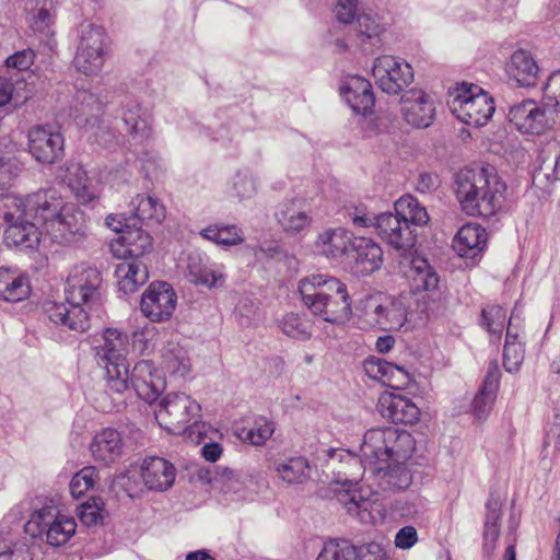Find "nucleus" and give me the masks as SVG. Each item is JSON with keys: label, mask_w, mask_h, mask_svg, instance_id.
Listing matches in <instances>:
<instances>
[{"label": "nucleus", "mask_w": 560, "mask_h": 560, "mask_svg": "<svg viewBox=\"0 0 560 560\" xmlns=\"http://www.w3.org/2000/svg\"><path fill=\"white\" fill-rule=\"evenodd\" d=\"M454 184L455 196L467 215L491 218L503 210L508 187L493 166L463 168Z\"/></svg>", "instance_id": "nucleus-1"}, {"label": "nucleus", "mask_w": 560, "mask_h": 560, "mask_svg": "<svg viewBox=\"0 0 560 560\" xmlns=\"http://www.w3.org/2000/svg\"><path fill=\"white\" fill-rule=\"evenodd\" d=\"M34 218L50 238L60 245H72L86 237L84 212L65 201L55 190L39 191L33 198Z\"/></svg>", "instance_id": "nucleus-2"}, {"label": "nucleus", "mask_w": 560, "mask_h": 560, "mask_svg": "<svg viewBox=\"0 0 560 560\" xmlns=\"http://www.w3.org/2000/svg\"><path fill=\"white\" fill-rule=\"evenodd\" d=\"M299 293L310 312L331 324H342L351 316L347 285L325 275H311L299 281Z\"/></svg>", "instance_id": "nucleus-3"}, {"label": "nucleus", "mask_w": 560, "mask_h": 560, "mask_svg": "<svg viewBox=\"0 0 560 560\" xmlns=\"http://www.w3.org/2000/svg\"><path fill=\"white\" fill-rule=\"evenodd\" d=\"M416 450V440L406 430L394 427L372 428L363 435L360 463L364 474L387 463L409 460Z\"/></svg>", "instance_id": "nucleus-4"}, {"label": "nucleus", "mask_w": 560, "mask_h": 560, "mask_svg": "<svg viewBox=\"0 0 560 560\" xmlns=\"http://www.w3.org/2000/svg\"><path fill=\"white\" fill-rule=\"evenodd\" d=\"M395 213L376 215L375 228L380 237L397 250L408 252L415 247L417 234L413 225H424L430 218L427 209L411 195L400 197L394 205Z\"/></svg>", "instance_id": "nucleus-5"}, {"label": "nucleus", "mask_w": 560, "mask_h": 560, "mask_svg": "<svg viewBox=\"0 0 560 560\" xmlns=\"http://www.w3.org/2000/svg\"><path fill=\"white\" fill-rule=\"evenodd\" d=\"M103 342L95 347L98 364L105 369L106 393L122 395L128 389V336L113 328L103 332Z\"/></svg>", "instance_id": "nucleus-6"}, {"label": "nucleus", "mask_w": 560, "mask_h": 560, "mask_svg": "<svg viewBox=\"0 0 560 560\" xmlns=\"http://www.w3.org/2000/svg\"><path fill=\"white\" fill-rule=\"evenodd\" d=\"M447 106L458 120L474 127L486 125L495 110L488 93L478 85L467 83L450 92Z\"/></svg>", "instance_id": "nucleus-7"}, {"label": "nucleus", "mask_w": 560, "mask_h": 560, "mask_svg": "<svg viewBox=\"0 0 560 560\" xmlns=\"http://www.w3.org/2000/svg\"><path fill=\"white\" fill-rule=\"evenodd\" d=\"M24 528L30 536L45 537L48 545L59 547L75 534L77 523L73 517L61 514L57 508L45 506L32 513Z\"/></svg>", "instance_id": "nucleus-8"}, {"label": "nucleus", "mask_w": 560, "mask_h": 560, "mask_svg": "<svg viewBox=\"0 0 560 560\" xmlns=\"http://www.w3.org/2000/svg\"><path fill=\"white\" fill-rule=\"evenodd\" d=\"M200 405L184 393L167 394L155 410V419L160 427L171 433L180 434L190 422H197Z\"/></svg>", "instance_id": "nucleus-9"}, {"label": "nucleus", "mask_w": 560, "mask_h": 560, "mask_svg": "<svg viewBox=\"0 0 560 560\" xmlns=\"http://www.w3.org/2000/svg\"><path fill=\"white\" fill-rule=\"evenodd\" d=\"M101 271L88 264L74 266L67 278L65 293L67 303H74L88 310H92L101 300Z\"/></svg>", "instance_id": "nucleus-10"}, {"label": "nucleus", "mask_w": 560, "mask_h": 560, "mask_svg": "<svg viewBox=\"0 0 560 560\" xmlns=\"http://www.w3.org/2000/svg\"><path fill=\"white\" fill-rule=\"evenodd\" d=\"M105 33L102 27L86 25L81 28L80 42L73 59L75 69L85 74H97L105 56Z\"/></svg>", "instance_id": "nucleus-11"}, {"label": "nucleus", "mask_w": 560, "mask_h": 560, "mask_svg": "<svg viewBox=\"0 0 560 560\" xmlns=\"http://www.w3.org/2000/svg\"><path fill=\"white\" fill-rule=\"evenodd\" d=\"M408 278L411 283L412 292L417 302L424 304L422 313L433 311L432 304L441 300L439 289L440 277L429 261L420 256H416L410 261Z\"/></svg>", "instance_id": "nucleus-12"}, {"label": "nucleus", "mask_w": 560, "mask_h": 560, "mask_svg": "<svg viewBox=\"0 0 560 560\" xmlns=\"http://www.w3.org/2000/svg\"><path fill=\"white\" fill-rule=\"evenodd\" d=\"M372 73L378 88L387 94H398L413 80L411 66L388 55L375 59Z\"/></svg>", "instance_id": "nucleus-13"}, {"label": "nucleus", "mask_w": 560, "mask_h": 560, "mask_svg": "<svg viewBox=\"0 0 560 560\" xmlns=\"http://www.w3.org/2000/svg\"><path fill=\"white\" fill-rule=\"evenodd\" d=\"M177 295L164 281L152 282L143 292L140 308L151 322L167 320L175 311Z\"/></svg>", "instance_id": "nucleus-14"}, {"label": "nucleus", "mask_w": 560, "mask_h": 560, "mask_svg": "<svg viewBox=\"0 0 560 560\" xmlns=\"http://www.w3.org/2000/svg\"><path fill=\"white\" fill-rule=\"evenodd\" d=\"M28 151L42 164H54L63 156L65 139L50 126H36L28 131Z\"/></svg>", "instance_id": "nucleus-15"}, {"label": "nucleus", "mask_w": 560, "mask_h": 560, "mask_svg": "<svg viewBox=\"0 0 560 560\" xmlns=\"http://www.w3.org/2000/svg\"><path fill=\"white\" fill-rule=\"evenodd\" d=\"M552 114L550 107H546L544 100L542 106L526 100L510 108L509 119L521 132L540 133L547 128L549 120H553Z\"/></svg>", "instance_id": "nucleus-16"}, {"label": "nucleus", "mask_w": 560, "mask_h": 560, "mask_svg": "<svg viewBox=\"0 0 560 560\" xmlns=\"http://www.w3.org/2000/svg\"><path fill=\"white\" fill-rule=\"evenodd\" d=\"M165 388V380L156 374L152 362L141 360L132 370L128 369V389H133L139 398L151 404Z\"/></svg>", "instance_id": "nucleus-17"}, {"label": "nucleus", "mask_w": 560, "mask_h": 560, "mask_svg": "<svg viewBox=\"0 0 560 560\" xmlns=\"http://www.w3.org/2000/svg\"><path fill=\"white\" fill-rule=\"evenodd\" d=\"M401 112L407 124L416 128L429 127L435 117L432 98L420 90H410L402 94Z\"/></svg>", "instance_id": "nucleus-18"}, {"label": "nucleus", "mask_w": 560, "mask_h": 560, "mask_svg": "<svg viewBox=\"0 0 560 560\" xmlns=\"http://www.w3.org/2000/svg\"><path fill=\"white\" fill-rule=\"evenodd\" d=\"M143 485L149 491L164 492L175 481L176 469L174 465L163 457H145L140 466Z\"/></svg>", "instance_id": "nucleus-19"}, {"label": "nucleus", "mask_w": 560, "mask_h": 560, "mask_svg": "<svg viewBox=\"0 0 560 560\" xmlns=\"http://www.w3.org/2000/svg\"><path fill=\"white\" fill-rule=\"evenodd\" d=\"M45 313L56 325L67 327L71 330L83 332L90 328L88 310L74 303H57L47 301L44 304Z\"/></svg>", "instance_id": "nucleus-20"}, {"label": "nucleus", "mask_w": 560, "mask_h": 560, "mask_svg": "<svg viewBox=\"0 0 560 560\" xmlns=\"http://www.w3.org/2000/svg\"><path fill=\"white\" fill-rule=\"evenodd\" d=\"M337 501L346 509L347 513L355 516L363 524H372L375 521L374 512L377 498L376 494L365 497L363 490L351 488L335 489Z\"/></svg>", "instance_id": "nucleus-21"}, {"label": "nucleus", "mask_w": 560, "mask_h": 560, "mask_svg": "<svg viewBox=\"0 0 560 560\" xmlns=\"http://www.w3.org/2000/svg\"><path fill=\"white\" fill-rule=\"evenodd\" d=\"M340 94L354 113L362 116L372 113L375 97L366 79L359 75L348 78L340 86Z\"/></svg>", "instance_id": "nucleus-22"}, {"label": "nucleus", "mask_w": 560, "mask_h": 560, "mask_svg": "<svg viewBox=\"0 0 560 560\" xmlns=\"http://www.w3.org/2000/svg\"><path fill=\"white\" fill-rule=\"evenodd\" d=\"M363 366L369 377L382 382L390 388L401 389L407 387L411 382L410 374L404 366L381 358L372 357L366 359Z\"/></svg>", "instance_id": "nucleus-23"}, {"label": "nucleus", "mask_w": 560, "mask_h": 560, "mask_svg": "<svg viewBox=\"0 0 560 560\" xmlns=\"http://www.w3.org/2000/svg\"><path fill=\"white\" fill-rule=\"evenodd\" d=\"M124 446L121 433L116 429L105 428L94 435L90 452L95 462L108 466L121 457Z\"/></svg>", "instance_id": "nucleus-24"}, {"label": "nucleus", "mask_w": 560, "mask_h": 560, "mask_svg": "<svg viewBox=\"0 0 560 560\" xmlns=\"http://www.w3.org/2000/svg\"><path fill=\"white\" fill-rule=\"evenodd\" d=\"M539 166L533 175V183L542 187L547 183L560 180V143L551 138L546 140L538 154Z\"/></svg>", "instance_id": "nucleus-25"}, {"label": "nucleus", "mask_w": 560, "mask_h": 560, "mask_svg": "<svg viewBox=\"0 0 560 560\" xmlns=\"http://www.w3.org/2000/svg\"><path fill=\"white\" fill-rule=\"evenodd\" d=\"M407 462H392L378 468H374L371 472L374 483L383 491H401L406 490L412 483V475L407 468Z\"/></svg>", "instance_id": "nucleus-26"}, {"label": "nucleus", "mask_w": 560, "mask_h": 560, "mask_svg": "<svg viewBox=\"0 0 560 560\" xmlns=\"http://www.w3.org/2000/svg\"><path fill=\"white\" fill-rule=\"evenodd\" d=\"M350 257L354 261V272L360 276H369L381 268L383 250L381 246L371 238L355 237Z\"/></svg>", "instance_id": "nucleus-27"}, {"label": "nucleus", "mask_w": 560, "mask_h": 560, "mask_svg": "<svg viewBox=\"0 0 560 560\" xmlns=\"http://www.w3.org/2000/svg\"><path fill=\"white\" fill-rule=\"evenodd\" d=\"M501 371L495 361L488 365L481 388L476 394L471 410L476 418L486 419L492 410L500 386Z\"/></svg>", "instance_id": "nucleus-28"}, {"label": "nucleus", "mask_w": 560, "mask_h": 560, "mask_svg": "<svg viewBox=\"0 0 560 560\" xmlns=\"http://www.w3.org/2000/svg\"><path fill=\"white\" fill-rule=\"evenodd\" d=\"M355 237L342 228L328 229L318 235L317 246L327 258L342 260L350 257Z\"/></svg>", "instance_id": "nucleus-29"}, {"label": "nucleus", "mask_w": 560, "mask_h": 560, "mask_svg": "<svg viewBox=\"0 0 560 560\" xmlns=\"http://www.w3.org/2000/svg\"><path fill=\"white\" fill-rule=\"evenodd\" d=\"M61 178L82 205H88L97 197L91 178L80 163H66Z\"/></svg>", "instance_id": "nucleus-30"}, {"label": "nucleus", "mask_w": 560, "mask_h": 560, "mask_svg": "<svg viewBox=\"0 0 560 560\" xmlns=\"http://www.w3.org/2000/svg\"><path fill=\"white\" fill-rule=\"evenodd\" d=\"M40 236L42 232L39 229L27 218L7 226L3 238L8 247L26 252L38 247Z\"/></svg>", "instance_id": "nucleus-31"}, {"label": "nucleus", "mask_w": 560, "mask_h": 560, "mask_svg": "<svg viewBox=\"0 0 560 560\" xmlns=\"http://www.w3.org/2000/svg\"><path fill=\"white\" fill-rule=\"evenodd\" d=\"M275 217L281 229L291 235L305 232L313 220L311 213L299 207L294 200L281 202Z\"/></svg>", "instance_id": "nucleus-32"}, {"label": "nucleus", "mask_w": 560, "mask_h": 560, "mask_svg": "<svg viewBox=\"0 0 560 560\" xmlns=\"http://www.w3.org/2000/svg\"><path fill=\"white\" fill-rule=\"evenodd\" d=\"M486 243V230L469 223L458 230L453 247L460 257L475 258L483 250Z\"/></svg>", "instance_id": "nucleus-33"}, {"label": "nucleus", "mask_w": 560, "mask_h": 560, "mask_svg": "<svg viewBox=\"0 0 560 560\" xmlns=\"http://www.w3.org/2000/svg\"><path fill=\"white\" fill-rule=\"evenodd\" d=\"M119 291L125 294L133 293L149 279V271L140 258H131L117 265L115 271Z\"/></svg>", "instance_id": "nucleus-34"}, {"label": "nucleus", "mask_w": 560, "mask_h": 560, "mask_svg": "<svg viewBox=\"0 0 560 560\" xmlns=\"http://www.w3.org/2000/svg\"><path fill=\"white\" fill-rule=\"evenodd\" d=\"M31 287L28 278L18 268L0 267V299L19 302L26 299Z\"/></svg>", "instance_id": "nucleus-35"}, {"label": "nucleus", "mask_w": 560, "mask_h": 560, "mask_svg": "<svg viewBox=\"0 0 560 560\" xmlns=\"http://www.w3.org/2000/svg\"><path fill=\"white\" fill-rule=\"evenodd\" d=\"M508 73L520 86H534L538 81L539 67L529 51L518 49L511 56Z\"/></svg>", "instance_id": "nucleus-36"}, {"label": "nucleus", "mask_w": 560, "mask_h": 560, "mask_svg": "<svg viewBox=\"0 0 560 560\" xmlns=\"http://www.w3.org/2000/svg\"><path fill=\"white\" fill-rule=\"evenodd\" d=\"M138 223L131 219H125V230L119 236V241L125 247L124 255L130 258H141L152 247L150 234L142 226H138Z\"/></svg>", "instance_id": "nucleus-37"}, {"label": "nucleus", "mask_w": 560, "mask_h": 560, "mask_svg": "<svg viewBox=\"0 0 560 560\" xmlns=\"http://www.w3.org/2000/svg\"><path fill=\"white\" fill-rule=\"evenodd\" d=\"M132 215L129 218L147 226L160 224L165 218V207L155 197L139 194L130 202Z\"/></svg>", "instance_id": "nucleus-38"}, {"label": "nucleus", "mask_w": 560, "mask_h": 560, "mask_svg": "<svg viewBox=\"0 0 560 560\" xmlns=\"http://www.w3.org/2000/svg\"><path fill=\"white\" fill-rule=\"evenodd\" d=\"M122 120L127 131L137 141H144L151 135V115L138 102L129 101L122 108Z\"/></svg>", "instance_id": "nucleus-39"}, {"label": "nucleus", "mask_w": 560, "mask_h": 560, "mask_svg": "<svg viewBox=\"0 0 560 560\" xmlns=\"http://www.w3.org/2000/svg\"><path fill=\"white\" fill-rule=\"evenodd\" d=\"M382 415L393 423L413 424L420 416L419 408L408 398L390 396L381 401Z\"/></svg>", "instance_id": "nucleus-40"}, {"label": "nucleus", "mask_w": 560, "mask_h": 560, "mask_svg": "<svg viewBox=\"0 0 560 560\" xmlns=\"http://www.w3.org/2000/svg\"><path fill=\"white\" fill-rule=\"evenodd\" d=\"M160 365L173 377L183 378L190 372L187 351L175 341H167L161 349Z\"/></svg>", "instance_id": "nucleus-41"}, {"label": "nucleus", "mask_w": 560, "mask_h": 560, "mask_svg": "<svg viewBox=\"0 0 560 560\" xmlns=\"http://www.w3.org/2000/svg\"><path fill=\"white\" fill-rule=\"evenodd\" d=\"M502 501L499 495L491 492L486 503V517L483 526V550L491 555L500 536V521L502 516Z\"/></svg>", "instance_id": "nucleus-42"}, {"label": "nucleus", "mask_w": 560, "mask_h": 560, "mask_svg": "<svg viewBox=\"0 0 560 560\" xmlns=\"http://www.w3.org/2000/svg\"><path fill=\"white\" fill-rule=\"evenodd\" d=\"M277 476L289 485L305 483L311 477L310 462L304 456L288 457L275 463Z\"/></svg>", "instance_id": "nucleus-43"}, {"label": "nucleus", "mask_w": 560, "mask_h": 560, "mask_svg": "<svg viewBox=\"0 0 560 560\" xmlns=\"http://www.w3.org/2000/svg\"><path fill=\"white\" fill-rule=\"evenodd\" d=\"M103 109V103L94 93L78 90L71 106L72 116L77 124H93Z\"/></svg>", "instance_id": "nucleus-44"}, {"label": "nucleus", "mask_w": 560, "mask_h": 560, "mask_svg": "<svg viewBox=\"0 0 560 560\" xmlns=\"http://www.w3.org/2000/svg\"><path fill=\"white\" fill-rule=\"evenodd\" d=\"M187 277L195 284L209 288L215 287L223 281V273L211 265L202 262L199 254H189L187 259Z\"/></svg>", "instance_id": "nucleus-45"}, {"label": "nucleus", "mask_w": 560, "mask_h": 560, "mask_svg": "<svg viewBox=\"0 0 560 560\" xmlns=\"http://www.w3.org/2000/svg\"><path fill=\"white\" fill-rule=\"evenodd\" d=\"M33 198L34 196L25 201L22 197L14 195L0 196V217L8 226L31 217L30 211H34Z\"/></svg>", "instance_id": "nucleus-46"}, {"label": "nucleus", "mask_w": 560, "mask_h": 560, "mask_svg": "<svg viewBox=\"0 0 560 560\" xmlns=\"http://www.w3.org/2000/svg\"><path fill=\"white\" fill-rule=\"evenodd\" d=\"M200 235L218 245L235 246L244 242L243 231L235 224H213L201 230Z\"/></svg>", "instance_id": "nucleus-47"}, {"label": "nucleus", "mask_w": 560, "mask_h": 560, "mask_svg": "<svg viewBox=\"0 0 560 560\" xmlns=\"http://www.w3.org/2000/svg\"><path fill=\"white\" fill-rule=\"evenodd\" d=\"M382 313V330H400L408 320L407 308L401 300L383 301Z\"/></svg>", "instance_id": "nucleus-48"}, {"label": "nucleus", "mask_w": 560, "mask_h": 560, "mask_svg": "<svg viewBox=\"0 0 560 560\" xmlns=\"http://www.w3.org/2000/svg\"><path fill=\"white\" fill-rule=\"evenodd\" d=\"M382 307L383 298L380 295H370L361 301L359 306V322L362 329H381Z\"/></svg>", "instance_id": "nucleus-49"}, {"label": "nucleus", "mask_w": 560, "mask_h": 560, "mask_svg": "<svg viewBox=\"0 0 560 560\" xmlns=\"http://www.w3.org/2000/svg\"><path fill=\"white\" fill-rule=\"evenodd\" d=\"M353 30L358 45L363 46L366 42L375 45L378 42L383 26L375 16L363 13L358 15Z\"/></svg>", "instance_id": "nucleus-50"}, {"label": "nucleus", "mask_w": 560, "mask_h": 560, "mask_svg": "<svg viewBox=\"0 0 560 560\" xmlns=\"http://www.w3.org/2000/svg\"><path fill=\"white\" fill-rule=\"evenodd\" d=\"M273 431V423L267 418L260 417L255 420L252 428H242L238 432V438L252 445L260 446L267 442Z\"/></svg>", "instance_id": "nucleus-51"}, {"label": "nucleus", "mask_w": 560, "mask_h": 560, "mask_svg": "<svg viewBox=\"0 0 560 560\" xmlns=\"http://www.w3.org/2000/svg\"><path fill=\"white\" fill-rule=\"evenodd\" d=\"M355 546L348 540L325 542L316 560H355Z\"/></svg>", "instance_id": "nucleus-52"}, {"label": "nucleus", "mask_w": 560, "mask_h": 560, "mask_svg": "<svg viewBox=\"0 0 560 560\" xmlns=\"http://www.w3.org/2000/svg\"><path fill=\"white\" fill-rule=\"evenodd\" d=\"M279 326L283 334L293 339L307 340L312 336L308 322L295 313L283 316Z\"/></svg>", "instance_id": "nucleus-53"}, {"label": "nucleus", "mask_w": 560, "mask_h": 560, "mask_svg": "<svg viewBox=\"0 0 560 560\" xmlns=\"http://www.w3.org/2000/svg\"><path fill=\"white\" fill-rule=\"evenodd\" d=\"M505 311L500 305H487L481 311L480 324L491 335L500 337L505 324Z\"/></svg>", "instance_id": "nucleus-54"}, {"label": "nucleus", "mask_w": 560, "mask_h": 560, "mask_svg": "<svg viewBox=\"0 0 560 560\" xmlns=\"http://www.w3.org/2000/svg\"><path fill=\"white\" fill-rule=\"evenodd\" d=\"M96 478L97 471L95 467L88 466L82 468L72 477L69 483V490L71 495L74 499H79L80 497H82L88 490L93 488Z\"/></svg>", "instance_id": "nucleus-55"}, {"label": "nucleus", "mask_w": 560, "mask_h": 560, "mask_svg": "<svg viewBox=\"0 0 560 560\" xmlns=\"http://www.w3.org/2000/svg\"><path fill=\"white\" fill-rule=\"evenodd\" d=\"M256 178L248 172H237L233 178L231 195L238 200L250 199L256 195Z\"/></svg>", "instance_id": "nucleus-56"}, {"label": "nucleus", "mask_w": 560, "mask_h": 560, "mask_svg": "<svg viewBox=\"0 0 560 560\" xmlns=\"http://www.w3.org/2000/svg\"><path fill=\"white\" fill-rule=\"evenodd\" d=\"M542 93L546 107H550L553 113L560 112V71L548 77Z\"/></svg>", "instance_id": "nucleus-57"}, {"label": "nucleus", "mask_w": 560, "mask_h": 560, "mask_svg": "<svg viewBox=\"0 0 560 560\" xmlns=\"http://www.w3.org/2000/svg\"><path fill=\"white\" fill-rule=\"evenodd\" d=\"M524 360V348L521 343L504 345L503 365L506 372H516Z\"/></svg>", "instance_id": "nucleus-58"}, {"label": "nucleus", "mask_w": 560, "mask_h": 560, "mask_svg": "<svg viewBox=\"0 0 560 560\" xmlns=\"http://www.w3.org/2000/svg\"><path fill=\"white\" fill-rule=\"evenodd\" d=\"M55 11H51L47 8H40L36 15H34L32 21V30L35 33L42 34L46 37L54 34V31L51 30L54 23H55Z\"/></svg>", "instance_id": "nucleus-59"}, {"label": "nucleus", "mask_w": 560, "mask_h": 560, "mask_svg": "<svg viewBox=\"0 0 560 560\" xmlns=\"http://www.w3.org/2000/svg\"><path fill=\"white\" fill-rule=\"evenodd\" d=\"M355 560H387V553L380 542L371 541L355 546Z\"/></svg>", "instance_id": "nucleus-60"}, {"label": "nucleus", "mask_w": 560, "mask_h": 560, "mask_svg": "<svg viewBox=\"0 0 560 560\" xmlns=\"http://www.w3.org/2000/svg\"><path fill=\"white\" fill-rule=\"evenodd\" d=\"M22 168L18 161L10 158L0 160V188L9 186L19 176Z\"/></svg>", "instance_id": "nucleus-61"}, {"label": "nucleus", "mask_w": 560, "mask_h": 560, "mask_svg": "<svg viewBox=\"0 0 560 560\" xmlns=\"http://www.w3.org/2000/svg\"><path fill=\"white\" fill-rule=\"evenodd\" d=\"M78 516L84 525L92 526L102 520V509L95 500L85 502L80 505Z\"/></svg>", "instance_id": "nucleus-62"}, {"label": "nucleus", "mask_w": 560, "mask_h": 560, "mask_svg": "<svg viewBox=\"0 0 560 560\" xmlns=\"http://www.w3.org/2000/svg\"><path fill=\"white\" fill-rule=\"evenodd\" d=\"M358 0H337L335 15L339 23L349 24L353 21L357 12Z\"/></svg>", "instance_id": "nucleus-63"}, {"label": "nucleus", "mask_w": 560, "mask_h": 560, "mask_svg": "<svg viewBox=\"0 0 560 560\" xmlns=\"http://www.w3.org/2000/svg\"><path fill=\"white\" fill-rule=\"evenodd\" d=\"M34 57L35 54L32 49H24L16 51L12 56L8 57L5 63L10 68L22 71L28 69L32 66Z\"/></svg>", "instance_id": "nucleus-64"}]
</instances>
